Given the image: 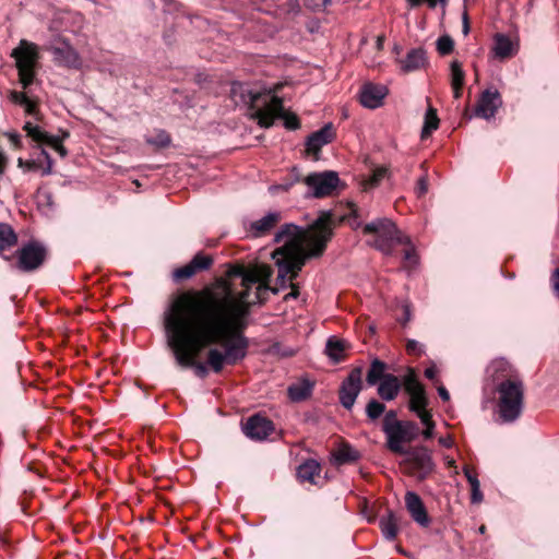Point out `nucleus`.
Listing matches in <instances>:
<instances>
[{
  "instance_id": "obj_48",
  "label": "nucleus",
  "mask_w": 559,
  "mask_h": 559,
  "mask_svg": "<svg viewBox=\"0 0 559 559\" xmlns=\"http://www.w3.org/2000/svg\"><path fill=\"white\" fill-rule=\"evenodd\" d=\"M406 352L408 355L421 356L424 354V346L415 340H407Z\"/></svg>"
},
{
  "instance_id": "obj_18",
  "label": "nucleus",
  "mask_w": 559,
  "mask_h": 559,
  "mask_svg": "<svg viewBox=\"0 0 559 559\" xmlns=\"http://www.w3.org/2000/svg\"><path fill=\"white\" fill-rule=\"evenodd\" d=\"M502 105V98L497 90H485L477 102L475 115L484 119L492 118Z\"/></svg>"
},
{
  "instance_id": "obj_44",
  "label": "nucleus",
  "mask_w": 559,
  "mask_h": 559,
  "mask_svg": "<svg viewBox=\"0 0 559 559\" xmlns=\"http://www.w3.org/2000/svg\"><path fill=\"white\" fill-rule=\"evenodd\" d=\"M428 406V400H426L423 404H416V409H409L411 412L415 413L420 421L426 426L429 424H433L432 414L430 411L427 409Z\"/></svg>"
},
{
  "instance_id": "obj_55",
  "label": "nucleus",
  "mask_w": 559,
  "mask_h": 559,
  "mask_svg": "<svg viewBox=\"0 0 559 559\" xmlns=\"http://www.w3.org/2000/svg\"><path fill=\"white\" fill-rule=\"evenodd\" d=\"M402 325H406L411 321V310L408 305L403 306V317L399 319Z\"/></svg>"
},
{
  "instance_id": "obj_17",
  "label": "nucleus",
  "mask_w": 559,
  "mask_h": 559,
  "mask_svg": "<svg viewBox=\"0 0 559 559\" xmlns=\"http://www.w3.org/2000/svg\"><path fill=\"white\" fill-rule=\"evenodd\" d=\"M401 383L402 386L404 388V391L409 395V409H416V404H423L426 400H428L425 386L418 380V377L414 368H407V371L403 377Z\"/></svg>"
},
{
  "instance_id": "obj_5",
  "label": "nucleus",
  "mask_w": 559,
  "mask_h": 559,
  "mask_svg": "<svg viewBox=\"0 0 559 559\" xmlns=\"http://www.w3.org/2000/svg\"><path fill=\"white\" fill-rule=\"evenodd\" d=\"M364 235H374L370 245L386 255H392L396 245L411 246V239L402 235L389 218H377L362 227Z\"/></svg>"
},
{
  "instance_id": "obj_60",
  "label": "nucleus",
  "mask_w": 559,
  "mask_h": 559,
  "mask_svg": "<svg viewBox=\"0 0 559 559\" xmlns=\"http://www.w3.org/2000/svg\"><path fill=\"white\" fill-rule=\"evenodd\" d=\"M69 138H70V132L68 130H60V134L52 135V139L60 140V143H63Z\"/></svg>"
},
{
  "instance_id": "obj_15",
  "label": "nucleus",
  "mask_w": 559,
  "mask_h": 559,
  "mask_svg": "<svg viewBox=\"0 0 559 559\" xmlns=\"http://www.w3.org/2000/svg\"><path fill=\"white\" fill-rule=\"evenodd\" d=\"M241 428L243 433L254 441L265 440L275 430L273 421L260 414H254L242 420Z\"/></svg>"
},
{
  "instance_id": "obj_50",
  "label": "nucleus",
  "mask_w": 559,
  "mask_h": 559,
  "mask_svg": "<svg viewBox=\"0 0 559 559\" xmlns=\"http://www.w3.org/2000/svg\"><path fill=\"white\" fill-rule=\"evenodd\" d=\"M471 500L473 503H479L483 501V493L480 491V483L473 481V487L471 488Z\"/></svg>"
},
{
  "instance_id": "obj_43",
  "label": "nucleus",
  "mask_w": 559,
  "mask_h": 559,
  "mask_svg": "<svg viewBox=\"0 0 559 559\" xmlns=\"http://www.w3.org/2000/svg\"><path fill=\"white\" fill-rule=\"evenodd\" d=\"M388 169L379 167L372 170L371 175L364 181L365 190L377 187L385 177Z\"/></svg>"
},
{
  "instance_id": "obj_28",
  "label": "nucleus",
  "mask_w": 559,
  "mask_h": 559,
  "mask_svg": "<svg viewBox=\"0 0 559 559\" xmlns=\"http://www.w3.org/2000/svg\"><path fill=\"white\" fill-rule=\"evenodd\" d=\"M321 465L313 459L306 460L297 468V477L301 483L308 481L312 485L317 484V477H320Z\"/></svg>"
},
{
  "instance_id": "obj_58",
  "label": "nucleus",
  "mask_w": 559,
  "mask_h": 559,
  "mask_svg": "<svg viewBox=\"0 0 559 559\" xmlns=\"http://www.w3.org/2000/svg\"><path fill=\"white\" fill-rule=\"evenodd\" d=\"M438 394L443 402L450 401V393L443 385L438 388Z\"/></svg>"
},
{
  "instance_id": "obj_32",
  "label": "nucleus",
  "mask_w": 559,
  "mask_h": 559,
  "mask_svg": "<svg viewBox=\"0 0 559 559\" xmlns=\"http://www.w3.org/2000/svg\"><path fill=\"white\" fill-rule=\"evenodd\" d=\"M379 527L388 540H394L399 533L397 519L395 514L392 511H388L386 515L380 518Z\"/></svg>"
},
{
  "instance_id": "obj_16",
  "label": "nucleus",
  "mask_w": 559,
  "mask_h": 559,
  "mask_svg": "<svg viewBox=\"0 0 559 559\" xmlns=\"http://www.w3.org/2000/svg\"><path fill=\"white\" fill-rule=\"evenodd\" d=\"M23 130L26 132V136L29 138L36 144V146H50L60 155V157L64 158L68 156V150L63 143H60V140H53L52 135L43 130L40 127L27 121L25 122Z\"/></svg>"
},
{
  "instance_id": "obj_27",
  "label": "nucleus",
  "mask_w": 559,
  "mask_h": 559,
  "mask_svg": "<svg viewBox=\"0 0 559 559\" xmlns=\"http://www.w3.org/2000/svg\"><path fill=\"white\" fill-rule=\"evenodd\" d=\"M426 63V51L423 48H414L407 52L404 60H401V69L408 73L424 68Z\"/></svg>"
},
{
  "instance_id": "obj_3",
  "label": "nucleus",
  "mask_w": 559,
  "mask_h": 559,
  "mask_svg": "<svg viewBox=\"0 0 559 559\" xmlns=\"http://www.w3.org/2000/svg\"><path fill=\"white\" fill-rule=\"evenodd\" d=\"M336 217L329 212H321L310 225L309 231L295 224H285L275 234L274 242H284L272 252L278 267L277 282L286 287V280L292 267L301 271L307 260L321 257L334 233Z\"/></svg>"
},
{
  "instance_id": "obj_21",
  "label": "nucleus",
  "mask_w": 559,
  "mask_h": 559,
  "mask_svg": "<svg viewBox=\"0 0 559 559\" xmlns=\"http://www.w3.org/2000/svg\"><path fill=\"white\" fill-rule=\"evenodd\" d=\"M388 95V88L381 84L366 83L360 90V104L370 109H376L383 104Z\"/></svg>"
},
{
  "instance_id": "obj_40",
  "label": "nucleus",
  "mask_w": 559,
  "mask_h": 559,
  "mask_svg": "<svg viewBox=\"0 0 559 559\" xmlns=\"http://www.w3.org/2000/svg\"><path fill=\"white\" fill-rule=\"evenodd\" d=\"M146 143L158 148H164L170 144V135L165 130H158L155 135L146 138Z\"/></svg>"
},
{
  "instance_id": "obj_62",
  "label": "nucleus",
  "mask_w": 559,
  "mask_h": 559,
  "mask_svg": "<svg viewBox=\"0 0 559 559\" xmlns=\"http://www.w3.org/2000/svg\"><path fill=\"white\" fill-rule=\"evenodd\" d=\"M425 376L429 380H435L437 377V369L435 367H429L425 370Z\"/></svg>"
},
{
  "instance_id": "obj_12",
  "label": "nucleus",
  "mask_w": 559,
  "mask_h": 559,
  "mask_svg": "<svg viewBox=\"0 0 559 559\" xmlns=\"http://www.w3.org/2000/svg\"><path fill=\"white\" fill-rule=\"evenodd\" d=\"M362 366L354 367L340 385V403L344 408L348 411L354 407L356 399L362 390Z\"/></svg>"
},
{
  "instance_id": "obj_11",
  "label": "nucleus",
  "mask_w": 559,
  "mask_h": 559,
  "mask_svg": "<svg viewBox=\"0 0 559 559\" xmlns=\"http://www.w3.org/2000/svg\"><path fill=\"white\" fill-rule=\"evenodd\" d=\"M419 427L415 421L402 420L396 423L394 428L386 435V447L395 454H402L406 452L403 443H409L419 436Z\"/></svg>"
},
{
  "instance_id": "obj_25",
  "label": "nucleus",
  "mask_w": 559,
  "mask_h": 559,
  "mask_svg": "<svg viewBox=\"0 0 559 559\" xmlns=\"http://www.w3.org/2000/svg\"><path fill=\"white\" fill-rule=\"evenodd\" d=\"M492 50L499 59H510L518 53L519 45L504 34L497 33L493 36Z\"/></svg>"
},
{
  "instance_id": "obj_54",
  "label": "nucleus",
  "mask_w": 559,
  "mask_h": 559,
  "mask_svg": "<svg viewBox=\"0 0 559 559\" xmlns=\"http://www.w3.org/2000/svg\"><path fill=\"white\" fill-rule=\"evenodd\" d=\"M7 135L15 148L22 147L21 135L19 133L12 132V133H8Z\"/></svg>"
},
{
  "instance_id": "obj_31",
  "label": "nucleus",
  "mask_w": 559,
  "mask_h": 559,
  "mask_svg": "<svg viewBox=\"0 0 559 559\" xmlns=\"http://www.w3.org/2000/svg\"><path fill=\"white\" fill-rule=\"evenodd\" d=\"M386 369L388 365L384 361L380 360L379 358H374L371 361L370 368L367 372V383L372 386L385 380V377L390 374L386 372Z\"/></svg>"
},
{
  "instance_id": "obj_36",
  "label": "nucleus",
  "mask_w": 559,
  "mask_h": 559,
  "mask_svg": "<svg viewBox=\"0 0 559 559\" xmlns=\"http://www.w3.org/2000/svg\"><path fill=\"white\" fill-rule=\"evenodd\" d=\"M345 348L346 345L344 341L332 336L326 342L325 352L334 361H341L344 358L343 353Z\"/></svg>"
},
{
  "instance_id": "obj_22",
  "label": "nucleus",
  "mask_w": 559,
  "mask_h": 559,
  "mask_svg": "<svg viewBox=\"0 0 559 559\" xmlns=\"http://www.w3.org/2000/svg\"><path fill=\"white\" fill-rule=\"evenodd\" d=\"M405 506L412 519L423 527L429 526L431 520L421 498L413 491L405 495Z\"/></svg>"
},
{
  "instance_id": "obj_29",
  "label": "nucleus",
  "mask_w": 559,
  "mask_h": 559,
  "mask_svg": "<svg viewBox=\"0 0 559 559\" xmlns=\"http://www.w3.org/2000/svg\"><path fill=\"white\" fill-rule=\"evenodd\" d=\"M281 221V214L277 212L269 213L261 219L254 221L250 225V233L254 237H261L269 233Z\"/></svg>"
},
{
  "instance_id": "obj_49",
  "label": "nucleus",
  "mask_w": 559,
  "mask_h": 559,
  "mask_svg": "<svg viewBox=\"0 0 559 559\" xmlns=\"http://www.w3.org/2000/svg\"><path fill=\"white\" fill-rule=\"evenodd\" d=\"M403 260L406 267H412L417 263V254L413 247L403 251Z\"/></svg>"
},
{
  "instance_id": "obj_61",
  "label": "nucleus",
  "mask_w": 559,
  "mask_h": 559,
  "mask_svg": "<svg viewBox=\"0 0 559 559\" xmlns=\"http://www.w3.org/2000/svg\"><path fill=\"white\" fill-rule=\"evenodd\" d=\"M552 281H554V288L559 296V267L554 271Z\"/></svg>"
},
{
  "instance_id": "obj_8",
  "label": "nucleus",
  "mask_w": 559,
  "mask_h": 559,
  "mask_svg": "<svg viewBox=\"0 0 559 559\" xmlns=\"http://www.w3.org/2000/svg\"><path fill=\"white\" fill-rule=\"evenodd\" d=\"M254 118L258 120L259 126L270 128L274 124L276 118L284 120V126L288 130H297L300 128V120L297 115L286 112L284 109L283 99L276 95H272L265 108H259Z\"/></svg>"
},
{
  "instance_id": "obj_2",
  "label": "nucleus",
  "mask_w": 559,
  "mask_h": 559,
  "mask_svg": "<svg viewBox=\"0 0 559 559\" xmlns=\"http://www.w3.org/2000/svg\"><path fill=\"white\" fill-rule=\"evenodd\" d=\"M273 270L266 264L248 269L243 264H230L224 275L216 277L212 283L200 289H185L199 301L213 302L223 309V317L235 323L243 325L246 331L251 313L252 304L249 301L251 289L260 283L270 285Z\"/></svg>"
},
{
  "instance_id": "obj_39",
  "label": "nucleus",
  "mask_w": 559,
  "mask_h": 559,
  "mask_svg": "<svg viewBox=\"0 0 559 559\" xmlns=\"http://www.w3.org/2000/svg\"><path fill=\"white\" fill-rule=\"evenodd\" d=\"M195 274L193 273L192 267L187 263L182 266L176 267L171 272V280L176 284L183 283L192 278Z\"/></svg>"
},
{
  "instance_id": "obj_34",
  "label": "nucleus",
  "mask_w": 559,
  "mask_h": 559,
  "mask_svg": "<svg viewBox=\"0 0 559 559\" xmlns=\"http://www.w3.org/2000/svg\"><path fill=\"white\" fill-rule=\"evenodd\" d=\"M439 122L440 120L437 115V109L429 105L424 119L421 139L429 138L431 133L439 128Z\"/></svg>"
},
{
  "instance_id": "obj_1",
  "label": "nucleus",
  "mask_w": 559,
  "mask_h": 559,
  "mask_svg": "<svg viewBox=\"0 0 559 559\" xmlns=\"http://www.w3.org/2000/svg\"><path fill=\"white\" fill-rule=\"evenodd\" d=\"M167 346L176 364L193 369L197 377L215 372L225 365L242 361L250 346L243 325L225 317L219 305L199 301L183 289L173 293L163 313Z\"/></svg>"
},
{
  "instance_id": "obj_23",
  "label": "nucleus",
  "mask_w": 559,
  "mask_h": 559,
  "mask_svg": "<svg viewBox=\"0 0 559 559\" xmlns=\"http://www.w3.org/2000/svg\"><path fill=\"white\" fill-rule=\"evenodd\" d=\"M19 167L27 171H41L43 176H48L52 173L53 159L49 153L40 147V152L37 158L32 159H17Z\"/></svg>"
},
{
  "instance_id": "obj_30",
  "label": "nucleus",
  "mask_w": 559,
  "mask_h": 559,
  "mask_svg": "<svg viewBox=\"0 0 559 559\" xmlns=\"http://www.w3.org/2000/svg\"><path fill=\"white\" fill-rule=\"evenodd\" d=\"M313 383L302 380L288 386L287 393L290 401L299 403L309 399L312 394Z\"/></svg>"
},
{
  "instance_id": "obj_20",
  "label": "nucleus",
  "mask_w": 559,
  "mask_h": 559,
  "mask_svg": "<svg viewBox=\"0 0 559 559\" xmlns=\"http://www.w3.org/2000/svg\"><path fill=\"white\" fill-rule=\"evenodd\" d=\"M53 55V60L57 64L79 69L81 67V58L76 50L66 40L59 46H53L48 49Z\"/></svg>"
},
{
  "instance_id": "obj_64",
  "label": "nucleus",
  "mask_w": 559,
  "mask_h": 559,
  "mask_svg": "<svg viewBox=\"0 0 559 559\" xmlns=\"http://www.w3.org/2000/svg\"><path fill=\"white\" fill-rule=\"evenodd\" d=\"M451 86L453 90L454 98H456V99L460 98L462 96L464 85H460V86L451 85Z\"/></svg>"
},
{
  "instance_id": "obj_19",
  "label": "nucleus",
  "mask_w": 559,
  "mask_h": 559,
  "mask_svg": "<svg viewBox=\"0 0 559 559\" xmlns=\"http://www.w3.org/2000/svg\"><path fill=\"white\" fill-rule=\"evenodd\" d=\"M336 135L333 123L329 122L320 130L311 133L306 142L307 153L313 155L316 159L319 157L321 147L331 143Z\"/></svg>"
},
{
  "instance_id": "obj_33",
  "label": "nucleus",
  "mask_w": 559,
  "mask_h": 559,
  "mask_svg": "<svg viewBox=\"0 0 559 559\" xmlns=\"http://www.w3.org/2000/svg\"><path fill=\"white\" fill-rule=\"evenodd\" d=\"M347 206L349 209V213L348 214L338 215L334 211H328L329 213L333 214L336 217V219H335L336 224L333 225V229L335 227H337L338 225H341L342 223H344V222H347L348 225L353 229H357V228H359L361 226V222L358 219L359 218V214H358V207L356 206V204L348 203Z\"/></svg>"
},
{
  "instance_id": "obj_42",
  "label": "nucleus",
  "mask_w": 559,
  "mask_h": 559,
  "mask_svg": "<svg viewBox=\"0 0 559 559\" xmlns=\"http://www.w3.org/2000/svg\"><path fill=\"white\" fill-rule=\"evenodd\" d=\"M465 84V72L462 68V63L457 60L451 62V85H464Z\"/></svg>"
},
{
  "instance_id": "obj_57",
  "label": "nucleus",
  "mask_w": 559,
  "mask_h": 559,
  "mask_svg": "<svg viewBox=\"0 0 559 559\" xmlns=\"http://www.w3.org/2000/svg\"><path fill=\"white\" fill-rule=\"evenodd\" d=\"M464 475L467 478V480L471 485V488L473 487V481H479L477 478V475L474 474L469 468L464 469Z\"/></svg>"
},
{
  "instance_id": "obj_51",
  "label": "nucleus",
  "mask_w": 559,
  "mask_h": 559,
  "mask_svg": "<svg viewBox=\"0 0 559 559\" xmlns=\"http://www.w3.org/2000/svg\"><path fill=\"white\" fill-rule=\"evenodd\" d=\"M28 98L29 97L23 92L12 91L10 94L11 102L20 106H23Z\"/></svg>"
},
{
  "instance_id": "obj_41",
  "label": "nucleus",
  "mask_w": 559,
  "mask_h": 559,
  "mask_svg": "<svg viewBox=\"0 0 559 559\" xmlns=\"http://www.w3.org/2000/svg\"><path fill=\"white\" fill-rule=\"evenodd\" d=\"M385 412V405L378 400H370L366 406V414L371 421L377 420Z\"/></svg>"
},
{
  "instance_id": "obj_4",
  "label": "nucleus",
  "mask_w": 559,
  "mask_h": 559,
  "mask_svg": "<svg viewBox=\"0 0 559 559\" xmlns=\"http://www.w3.org/2000/svg\"><path fill=\"white\" fill-rule=\"evenodd\" d=\"M497 394L496 415L500 424H512L516 421L524 411V383H504L493 390Z\"/></svg>"
},
{
  "instance_id": "obj_47",
  "label": "nucleus",
  "mask_w": 559,
  "mask_h": 559,
  "mask_svg": "<svg viewBox=\"0 0 559 559\" xmlns=\"http://www.w3.org/2000/svg\"><path fill=\"white\" fill-rule=\"evenodd\" d=\"M25 110V112L32 117L35 118V120L40 121L43 118V115L39 110V105L37 100L28 98L24 105L22 106Z\"/></svg>"
},
{
  "instance_id": "obj_52",
  "label": "nucleus",
  "mask_w": 559,
  "mask_h": 559,
  "mask_svg": "<svg viewBox=\"0 0 559 559\" xmlns=\"http://www.w3.org/2000/svg\"><path fill=\"white\" fill-rule=\"evenodd\" d=\"M416 190H417L418 197H421V195L427 193V191H428V181H427V179L425 177H421V178L418 179Z\"/></svg>"
},
{
  "instance_id": "obj_7",
  "label": "nucleus",
  "mask_w": 559,
  "mask_h": 559,
  "mask_svg": "<svg viewBox=\"0 0 559 559\" xmlns=\"http://www.w3.org/2000/svg\"><path fill=\"white\" fill-rule=\"evenodd\" d=\"M401 455H405V459L401 462L404 474L416 478L418 481H424L436 471L432 452L427 447H413Z\"/></svg>"
},
{
  "instance_id": "obj_46",
  "label": "nucleus",
  "mask_w": 559,
  "mask_h": 559,
  "mask_svg": "<svg viewBox=\"0 0 559 559\" xmlns=\"http://www.w3.org/2000/svg\"><path fill=\"white\" fill-rule=\"evenodd\" d=\"M396 423H402V420L397 419L396 411L390 409L386 412L382 423V430L385 436L394 428Z\"/></svg>"
},
{
  "instance_id": "obj_24",
  "label": "nucleus",
  "mask_w": 559,
  "mask_h": 559,
  "mask_svg": "<svg viewBox=\"0 0 559 559\" xmlns=\"http://www.w3.org/2000/svg\"><path fill=\"white\" fill-rule=\"evenodd\" d=\"M17 234L8 223H0V257L5 261H12L14 255L7 254L17 245Z\"/></svg>"
},
{
  "instance_id": "obj_26",
  "label": "nucleus",
  "mask_w": 559,
  "mask_h": 559,
  "mask_svg": "<svg viewBox=\"0 0 559 559\" xmlns=\"http://www.w3.org/2000/svg\"><path fill=\"white\" fill-rule=\"evenodd\" d=\"M402 388L401 380L394 374H389L385 380L379 383L377 392L383 401H393Z\"/></svg>"
},
{
  "instance_id": "obj_37",
  "label": "nucleus",
  "mask_w": 559,
  "mask_h": 559,
  "mask_svg": "<svg viewBox=\"0 0 559 559\" xmlns=\"http://www.w3.org/2000/svg\"><path fill=\"white\" fill-rule=\"evenodd\" d=\"M334 459L337 464L354 463L359 459V452L349 444H343L334 453Z\"/></svg>"
},
{
  "instance_id": "obj_10",
  "label": "nucleus",
  "mask_w": 559,
  "mask_h": 559,
  "mask_svg": "<svg viewBox=\"0 0 559 559\" xmlns=\"http://www.w3.org/2000/svg\"><path fill=\"white\" fill-rule=\"evenodd\" d=\"M293 173L295 174V181L305 182L312 189V195L316 198L331 195L340 182L338 175L335 171L312 173L304 179L296 171V168L293 169Z\"/></svg>"
},
{
  "instance_id": "obj_53",
  "label": "nucleus",
  "mask_w": 559,
  "mask_h": 559,
  "mask_svg": "<svg viewBox=\"0 0 559 559\" xmlns=\"http://www.w3.org/2000/svg\"><path fill=\"white\" fill-rule=\"evenodd\" d=\"M290 292L284 297V300H289L292 298L296 299L299 296V285L297 283H289Z\"/></svg>"
},
{
  "instance_id": "obj_9",
  "label": "nucleus",
  "mask_w": 559,
  "mask_h": 559,
  "mask_svg": "<svg viewBox=\"0 0 559 559\" xmlns=\"http://www.w3.org/2000/svg\"><path fill=\"white\" fill-rule=\"evenodd\" d=\"M16 258L14 267L24 273H31L44 265L48 258L47 248L39 241L31 240L13 254Z\"/></svg>"
},
{
  "instance_id": "obj_38",
  "label": "nucleus",
  "mask_w": 559,
  "mask_h": 559,
  "mask_svg": "<svg viewBox=\"0 0 559 559\" xmlns=\"http://www.w3.org/2000/svg\"><path fill=\"white\" fill-rule=\"evenodd\" d=\"M254 286H255L254 299L253 300L249 299L250 302H253L252 306L255 304L263 305L269 298V292H272L273 294L278 293L277 287L271 288L270 285H267V283H260Z\"/></svg>"
},
{
  "instance_id": "obj_59",
  "label": "nucleus",
  "mask_w": 559,
  "mask_h": 559,
  "mask_svg": "<svg viewBox=\"0 0 559 559\" xmlns=\"http://www.w3.org/2000/svg\"><path fill=\"white\" fill-rule=\"evenodd\" d=\"M311 1H312L311 5L314 9H322V8H325L326 5H329L332 0H311Z\"/></svg>"
},
{
  "instance_id": "obj_56",
  "label": "nucleus",
  "mask_w": 559,
  "mask_h": 559,
  "mask_svg": "<svg viewBox=\"0 0 559 559\" xmlns=\"http://www.w3.org/2000/svg\"><path fill=\"white\" fill-rule=\"evenodd\" d=\"M435 427H436L435 423L425 426V429L421 432L425 439L428 440L433 437Z\"/></svg>"
},
{
  "instance_id": "obj_6",
  "label": "nucleus",
  "mask_w": 559,
  "mask_h": 559,
  "mask_svg": "<svg viewBox=\"0 0 559 559\" xmlns=\"http://www.w3.org/2000/svg\"><path fill=\"white\" fill-rule=\"evenodd\" d=\"M11 57L15 60L22 87H29L34 83L40 59L39 47L27 39H21L17 47L12 50Z\"/></svg>"
},
{
  "instance_id": "obj_13",
  "label": "nucleus",
  "mask_w": 559,
  "mask_h": 559,
  "mask_svg": "<svg viewBox=\"0 0 559 559\" xmlns=\"http://www.w3.org/2000/svg\"><path fill=\"white\" fill-rule=\"evenodd\" d=\"M230 95L235 99V102H241L245 105H248L253 114L259 108H265L269 99H271V92H252L249 85L235 82L231 84ZM254 117V115H252Z\"/></svg>"
},
{
  "instance_id": "obj_14",
  "label": "nucleus",
  "mask_w": 559,
  "mask_h": 559,
  "mask_svg": "<svg viewBox=\"0 0 559 559\" xmlns=\"http://www.w3.org/2000/svg\"><path fill=\"white\" fill-rule=\"evenodd\" d=\"M487 374L491 380L493 390L499 389L501 384L515 383L522 380L518 371L504 358L492 360L487 368Z\"/></svg>"
},
{
  "instance_id": "obj_45",
  "label": "nucleus",
  "mask_w": 559,
  "mask_h": 559,
  "mask_svg": "<svg viewBox=\"0 0 559 559\" xmlns=\"http://www.w3.org/2000/svg\"><path fill=\"white\" fill-rule=\"evenodd\" d=\"M454 49V40L449 36L444 35L437 40V50L441 56L450 55Z\"/></svg>"
},
{
  "instance_id": "obj_63",
  "label": "nucleus",
  "mask_w": 559,
  "mask_h": 559,
  "mask_svg": "<svg viewBox=\"0 0 559 559\" xmlns=\"http://www.w3.org/2000/svg\"><path fill=\"white\" fill-rule=\"evenodd\" d=\"M463 33L467 35L469 33V21L467 12L463 14Z\"/></svg>"
},
{
  "instance_id": "obj_35",
  "label": "nucleus",
  "mask_w": 559,
  "mask_h": 559,
  "mask_svg": "<svg viewBox=\"0 0 559 559\" xmlns=\"http://www.w3.org/2000/svg\"><path fill=\"white\" fill-rule=\"evenodd\" d=\"M188 264L190 267H192L193 273L197 275L198 273L209 271L214 264V259L211 254H205L204 252L200 251L191 259Z\"/></svg>"
}]
</instances>
